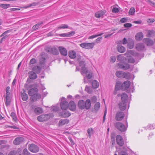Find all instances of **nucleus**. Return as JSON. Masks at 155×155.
<instances>
[{"mask_svg":"<svg viewBox=\"0 0 155 155\" xmlns=\"http://www.w3.org/2000/svg\"><path fill=\"white\" fill-rule=\"evenodd\" d=\"M119 11V9L117 8H114L112 9V12L114 13H117Z\"/></svg>","mask_w":155,"mask_h":155,"instance_id":"nucleus-53","label":"nucleus"},{"mask_svg":"<svg viewBox=\"0 0 155 155\" xmlns=\"http://www.w3.org/2000/svg\"><path fill=\"white\" fill-rule=\"evenodd\" d=\"M143 37V34L142 33L139 32L137 33L135 36V38L137 40L140 41L141 40Z\"/></svg>","mask_w":155,"mask_h":155,"instance_id":"nucleus-24","label":"nucleus"},{"mask_svg":"<svg viewBox=\"0 0 155 155\" xmlns=\"http://www.w3.org/2000/svg\"><path fill=\"white\" fill-rule=\"evenodd\" d=\"M95 45V43L94 42L92 43H83L80 45V46L81 47L87 49H92L94 47Z\"/></svg>","mask_w":155,"mask_h":155,"instance_id":"nucleus-5","label":"nucleus"},{"mask_svg":"<svg viewBox=\"0 0 155 155\" xmlns=\"http://www.w3.org/2000/svg\"><path fill=\"white\" fill-rule=\"evenodd\" d=\"M114 126L117 129L121 132L125 131L127 127V125L125 126L123 124L118 122L115 123Z\"/></svg>","mask_w":155,"mask_h":155,"instance_id":"nucleus-4","label":"nucleus"},{"mask_svg":"<svg viewBox=\"0 0 155 155\" xmlns=\"http://www.w3.org/2000/svg\"><path fill=\"white\" fill-rule=\"evenodd\" d=\"M100 107V104L99 102H97L95 104L94 109L92 111L94 113H96L99 109Z\"/></svg>","mask_w":155,"mask_h":155,"instance_id":"nucleus-30","label":"nucleus"},{"mask_svg":"<svg viewBox=\"0 0 155 155\" xmlns=\"http://www.w3.org/2000/svg\"><path fill=\"white\" fill-rule=\"evenodd\" d=\"M28 149L31 152L36 153L39 151V148L36 145L31 144L28 145Z\"/></svg>","mask_w":155,"mask_h":155,"instance_id":"nucleus-6","label":"nucleus"},{"mask_svg":"<svg viewBox=\"0 0 155 155\" xmlns=\"http://www.w3.org/2000/svg\"><path fill=\"white\" fill-rule=\"evenodd\" d=\"M46 51L54 55H57L59 54L58 49L54 47L48 48L46 49Z\"/></svg>","mask_w":155,"mask_h":155,"instance_id":"nucleus-11","label":"nucleus"},{"mask_svg":"<svg viewBox=\"0 0 155 155\" xmlns=\"http://www.w3.org/2000/svg\"><path fill=\"white\" fill-rule=\"evenodd\" d=\"M119 155H128L126 152V148L124 147H121L119 149H117Z\"/></svg>","mask_w":155,"mask_h":155,"instance_id":"nucleus-15","label":"nucleus"},{"mask_svg":"<svg viewBox=\"0 0 155 155\" xmlns=\"http://www.w3.org/2000/svg\"><path fill=\"white\" fill-rule=\"evenodd\" d=\"M117 59L118 61H120V63H123L126 61L127 58L122 55L120 54L117 56Z\"/></svg>","mask_w":155,"mask_h":155,"instance_id":"nucleus-21","label":"nucleus"},{"mask_svg":"<svg viewBox=\"0 0 155 155\" xmlns=\"http://www.w3.org/2000/svg\"><path fill=\"white\" fill-rule=\"evenodd\" d=\"M116 140L117 144L120 146H122L124 144V142L123 138L120 135H117L116 137Z\"/></svg>","mask_w":155,"mask_h":155,"instance_id":"nucleus-13","label":"nucleus"},{"mask_svg":"<svg viewBox=\"0 0 155 155\" xmlns=\"http://www.w3.org/2000/svg\"><path fill=\"white\" fill-rule=\"evenodd\" d=\"M80 66L82 68H85L84 66L85 65L84 61H81L79 63Z\"/></svg>","mask_w":155,"mask_h":155,"instance_id":"nucleus-51","label":"nucleus"},{"mask_svg":"<svg viewBox=\"0 0 155 155\" xmlns=\"http://www.w3.org/2000/svg\"><path fill=\"white\" fill-rule=\"evenodd\" d=\"M116 60V58L115 56H112L110 57V62L111 63H113Z\"/></svg>","mask_w":155,"mask_h":155,"instance_id":"nucleus-52","label":"nucleus"},{"mask_svg":"<svg viewBox=\"0 0 155 155\" xmlns=\"http://www.w3.org/2000/svg\"><path fill=\"white\" fill-rule=\"evenodd\" d=\"M68 55L71 58H74L76 57V53L74 51H70L68 52Z\"/></svg>","mask_w":155,"mask_h":155,"instance_id":"nucleus-27","label":"nucleus"},{"mask_svg":"<svg viewBox=\"0 0 155 155\" xmlns=\"http://www.w3.org/2000/svg\"><path fill=\"white\" fill-rule=\"evenodd\" d=\"M11 116L13 120L14 121H16L17 118L15 113L13 112L11 113Z\"/></svg>","mask_w":155,"mask_h":155,"instance_id":"nucleus-42","label":"nucleus"},{"mask_svg":"<svg viewBox=\"0 0 155 155\" xmlns=\"http://www.w3.org/2000/svg\"><path fill=\"white\" fill-rule=\"evenodd\" d=\"M121 101L127 102L128 99V97L127 95L125 93H123L121 95Z\"/></svg>","mask_w":155,"mask_h":155,"instance_id":"nucleus-26","label":"nucleus"},{"mask_svg":"<svg viewBox=\"0 0 155 155\" xmlns=\"http://www.w3.org/2000/svg\"><path fill=\"white\" fill-rule=\"evenodd\" d=\"M106 11L105 10H102L96 12L95 13V16L97 18H102L105 15Z\"/></svg>","mask_w":155,"mask_h":155,"instance_id":"nucleus-14","label":"nucleus"},{"mask_svg":"<svg viewBox=\"0 0 155 155\" xmlns=\"http://www.w3.org/2000/svg\"><path fill=\"white\" fill-rule=\"evenodd\" d=\"M68 106H69V109L71 110L74 111L76 109V105L74 102L73 101H71L69 102Z\"/></svg>","mask_w":155,"mask_h":155,"instance_id":"nucleus-22","label":"nucleus"},{"mask_svg":"<svg viewBox=\"0 0 155 155\" xmlns=\"http://www.w3.org/2000/svg\"><path fill=\"white\" fill-rule=\"evenodd\" d=\"M65 99V98L64 97H62L61 99L62 102L60 104V106L63 110H66L68 107V103L66 101Z\"/></svg>","mask_w":155,"mask_h":155,"instance_id":"nucleus-7","label":"nucleus"},{"mask_svg":"<svg viewBox=\"0 0 155 155\" xmlns=\"http://www.w3.org/2000/svg\"><path fill=\"white\" fill-rule=\"evenodd\" d=\"M103 34V33H101L99 34L96 35H91L88 37L89 39H92L94 38H95L98 36H100L102 35Z\"/></svg>","mask_w":155,"mask_h":155,"instance_id":"nucleus-41","label":"nucleus"},{"mask_svg":"<svg viewBox=\"0 0 155 155\" xmlns=\"http://www.w3.org/2000/svg\"><path fill=\"white\" fill-rule=\"evenodd\" d=\"M68 138L70 142L71 145L72 146L73 145L74 143L72 138L71 137H69Z\"/></svg>","mask_w":155,"mask_h":155,"instance_id":"nucleus-58","label":"nucleus"},{"mask_svg":"<svg viewBox=\"0 0 155 155\" xmlns=\"http://www.w3.org/2000/svg\"><path fill=\"white\" fill-rule=\"evenodd\" d=\"M69 122V120L67 119H61L59 121V124L60 125H63L65 124H67Z\"/></svg>","mask_w":155,"mask_h":155,"instance_id":"nucleus-29","label":"nucleus"},{"mask_svg":"<svg viewBox=\"0 0 155 155\" xmlns=\"http://www.w3.org/2000/svg\"><path fill=\"white\" fill-rule=\"evenodd\" d=\"M81 74L84 77V80L85 82V80L86 76L88 79H90L92 78V73L86 68H83L81 71Z\"/></svg>","mask_w":155,"mask_h":155,"instance_id":"nucleus-2","label":"nucleus"},{"mask_svg":"<svg viewBox=\"0 0 155 155\" xmlns=\"http://www.w3.org/2000/svg\"><path fill=\"white\" fill-rule=\"evenodd\" d=\"M68 28V26L65 24H62L58 27V29H65Z\"/></svg>","mask_w":155,"mask_h":155,"instance_id":"nucleus-46","label":"nucleus"},{"mask_svg":"<svg viewBox=\"0 0 155 155\" xmlns=\"http://www.w3.org/2000/svg\"><path fill=\"white\" fill-rule=\"evenodd\" d=\"M40 25L39 24H36L33 26V28L34 30L37 29Z\"/></svg>","mask_w":155,"mask_h":155,"instance_id":"nucleus-61","label":"nucleus"},{"mask_svg":"<svg viewBox=\"0 0 155 155\" xmlns=\"http://www.w3.org/2000/svg\"><path fill=\"white\" fill-rule=\"evenodd\" d=\"M136 48L138 51H141L143 49L144 46L143 44L139 43L136 45Z\"/></svg>","mask_w":155,"mask_h":155,"instance_id":"nucleus-28","label":"nucleus"},{"mask_svg":"<svg viewBox=\"0 0 155 155\" xmlns=\"http://www.w3.org/2000/svg\"><path fill=\"white\" fill-rule=\"evenodd\" d=\"M23 155H30V153L26 149H25L23 151Z\"/></svg>","mask_w":155,"mask_h":155,"instance_id":"nucleus-49","label":"nucleus"},{"mask_svg":"<svg viewBox=\"0 0 155 155\" xmlns=\"http://www.w3.org/2000/svg\"><path fill=\"white\" fill-rule=\"evenodd\" d=\"M147 33V36L148 37H150L152 35H153L154 34L153 30H149L148 31Z\"/></svg>","mask_w":155,"mask_h":155,"instance_id":"nucleus-44","label":"nucleus"},{"mask_svg":"<svg viewBox=\"0 0 155 155\" xmlns=\"http://www.w3.org/2000/svg\"><path fill=\"white\" fill-rule=\"evenodd\" d=\"M117 65L119 68L124 70L128 69L130 68V65L126 63H119Z\"/></svg>","mask_w":155,"mask_h":155,"instance_id":"nucleus-8","label":"nucleus"},{"mask_svg":"<svg viewBox=\"0 0 155 155\" xmlns=\"http://www.w3.org/2000/svg\"><path fill=\"white\" fill-rule=\"evenodd\" d=\"M117 48L118 51L120 53H124L125 51V48L122 46L118 45Z\"/></svg>","mask_w":155,"mask_h":155,"instance_id":"nucleus-33","label":"nucleus"},{"mask_svg":"<svg viewBox=\"0 0 155 155\" xmlns=\"http://www.w3.org/2000/svg\"><path fill=\"white\" fill-rule=\"evenodd\" d=\"M24 139L23 137H17L14 140L13 143L15 145H19L23 141Z\"/></svg>","mask_w":155,"mask_h":155,"instance_id":"nucleus-17","label":"nucleus"},{"mask_svg":"<svg viewBox=\"0 0 155 155\" xmlns=\"http://www.w3.org/2000/svg\"><path fill=\"white\" fill-rule=\"evenodd\" d=\"M143 41L145 44L148 46H151L153 44V41L149 38H144L143 40Z\"/></svg>","mask_w":155,"mask_h":155,"instance_id":"nucleus-20","label":"nucleus"},{"mask_svg":"<svg viewBox=\"0 0 155 155\" xmlns=\"http://www.w3.org/2000/svg\"><path fill=\"white\" fill-rule=\"evenodd\" d=\"M133 53L132 51L130 50L127 51L125 54L124 55L127 56V57H130V54H132Z\"/></svg>","mask_w":155,"mask_h":155,"instance_id":"nucleus-48","label":"nucleus"},{"mask_svg":"<svg viewBox=\"0 0 155 155\" xmlns=\"http://www.w3.org/2000/svg\"><path fill=\"white\" fill-rule=\"evenodd\" d=\"M59 50L61 55L65 56L67 55V51L65 48L62 47H59Z\"/></svg>","mask_w":155,"mask_h":155,"instance_id":"nucleus-19","label":"nucleus"},{"mask_svg":"<svg viewBox=\"0 0 155 155\" xmlns=\"http://www.w3.org/2000/svg\"><path fill=\"white\" fill-rule=\"evenodd\" d=\"M0 7L4 9H6L10 7V5L1 4H0Z\"/></svg>","mask_w":155,"mask_h":155,"instance_id":"nucleus-39","label":"nucleus"},{"mask_svg":"<svg viewBox=\"0 0 155 155\" xmlns=\"http://www.w3.org/2000/svg\"><path fill=\"white\" fill-rule=\"evenodd\" d=\"M91 106V101L89 99L86 100L85 101L83 100H80L78 102V107L81 110L84 109L88 110L90 108Z\"/></svg>","mask_w":155,"mask_h":155,"instance_id":"nucleus-1","label":"nucleus"},{"mask_svg":"<svg viewBox=\"0 0 155 155\" xmlns=\"http://www.w3.org/2000/svg\"><path fill=\"white\" fill-rule=\"evenodd\" d=\"M34 112L35 114H39L43 112V109L40 107H37L35 108Z\"/></svg>","mask_w":155,"mask_h":155,"instance_id":"nucleus-25","label":"nucleus"},{"mask_svg":"<svg viewBox=\"0 0 155 155\" xmlns=\"http://www.w3.org/2000/svg\"><path fill=\"white\" fill-rule=\"evenodd\" d=\"M91 101L92 102L95 103L97 100V98L95 96H94L91 98Z\"/></svg>","mask_w":155,"mask_h":155,"instance_id":"nucleus-56","label":"nucleus"},{"mask_svg":"<svg viewBox=\"0 0 155 155\" xmlns=\"http://www.w3.org/2000/svg\"><path fill=\"white\" fill-rule=\"evenodd\" d=\"M29 77L31 79H35L36 78L37 75L33 71H30L29 72Z\"/></svg>","mask_w":155,"mask_h":155,"instance_id":"nucleus-31","label":"nucleus"},{"mask_svg":"<svg viewBox=\"0 0 155 155\" xmlns=\"http://www.w3.org/2000/svg\"><path fill=\"white\" fill-rule=\"evenodd\" d=\"M121 43L124 45L125 44L127 43V41L125 38H124L122 41Z\"/></svg>","mask_w":155,"mask_h":155,"instance_id":"nucleus-60","label":"nucleus"},{"mask_svg":"<svg viewBox=\"0 0 155 155\" xmlns=\"http://www.w3.org/2000/svg\"><path fill=\"white\" fill-rule=\"evenodd\" d=\"M10 31L9 30H7L5 31L4 33H3L1 36V37H2V36H3L5 35L6 34L9 32Z\"/></svg>","mask_w":155,"mask_h":155,"instance_id":"nucleus-63","label":"nucleus"},{"mask_svg":"<svg viewBox=\"0 0 155 155\" xmlns=\"http://www.w3.org/2000/svg\"><path fill=\"white\" fill-rule=\"evenodd\" d=\"M142 22V21L140 20H138L137 21H135L134 22V23L137 24H140Z\"/></svg>","mask_w":155,"mask_h":155,"instance_id":"nucleus-64","label":"nucleus"},{"mask_svg":"<svg viewBox=\"0 0 155 155\" xmlns=\"http://www.w3.org/2000/svg\"><path fill=\"white\" fill-rule=\"evenodd\" d=\"M41 98V95L39 94L36 93V94L32 97H31L30 98V100L32 101H37Z\"/></svg>","mask_w":155,"mask_h":155,"instance_id":"nucleus-18","label":"nucleus"},{"mask_svg":"<svg viewBox=\"0 0 155 155\" xmlns=\"http://www.w3.org/2000/svg\"><path fill=\"white\" fill-rule=\"evenodd\" d=\"M102 39V37H99L96 39V42L97 43H98L100 41H101Z\"/></svg>","mask_w":155,"mask_h":155,"instance_id":"nucleus-62","label":"nucleus"},{"mask_svg":"<svg viewBox=\"0 0 155 155\" xmlns=\"http://www.w3.org/2000/svg\"><path fill=\"white\" fill-rule=\"evenodd\" d=\"M11 99L10 96H6L5 104L6 106L9 105L10 103Z\"/></svg>","mask_w":155,"mask_h":155,"instance_id":"nucleus-37","label":"nucleus"},{"mask_svg":"<svg viewBox=\"0 0 155 155\" xmlns=\"http://www.w3.org/2000/svg\"><path fill=\"white\" fill-rule=\"evenodd\" d=\"M71 115V114L70 113L65 112L62 115V116L63 117H66L70 116Z\"/></svg>","mask_w":155,"mask_h":155,"instance_id":"nucleus-45","label":"nucleus"},{"mask_svg":"<svg viewBox=\"0 0 155 155\" xmlns=\"http://www.w3.org/2000/svg\"><path fill=\"white\" fill-rule=\"evenodd\" d=\"M36 63V60L35 58H32L30 61V63L31 64H34Z\"/></svg>","mask_w":155,"mask_h":155,"instance_id":"nucleus-57","label":"nucleus"},{"mask_svg":"<svg viewBox=\"0 0 155 155\" xmlns=\"http://www.w3.org/2000/svg\"><path fill=\"white\" fill-rule=\"evenodd\" d=\"M38 89L36 87H35L29 89L28 93L29 96L32 97L38 93Z\"/></svg>","mask_w":155,"mask_h":155,"instance_id":"nucleus-12","label":"nucleus"},{"mask_svg":"<svg viewBox=\"0 0 155 155\" xmlns=\"http://www.w3.org/2000/svg\"><path fill=\"white\" fill-rule=\"evenodd\" d=\"M124 26L125 28H130L132 26V25L129 23H127L124 24Z\"/></svg>","mask_w":155,"mask_h":155,"instance_id":"nucleus-54","label":"nucleus"},{"mask_svg":"<svg viewBox=\"0 0 155 155\" xmlns=\"http://www.w3.org/2000/svg\"><path fill=\"white\" fill-rule=\"evenodd\" d=\"M124 117V113L122 111H118L117 113L115 119L116 120L120 121L122 120Z\"/></svg>","mask_w":155,"mask_h":155,"instance_id":"nucleus-10","label":"nucleus"},{"mask_svg":"<svg viewBox=\"0 0 155 155\" xmlns=\"http://www.w3.org/2000/svg\"><path fill=\"white\" fill-rule=\"evenodd\" d=\"M85 91L88 93H91L93 91L92 89L88 86H86Z\"/></svg>","mask_w":155,"mask_h":155,"instance_id":"nucleus-40","label":"nucleus"},{"mask_svg":"<svg viewBox=\"0 0 155 155\" xmlns=\"http://www.w3.org/2000/svg\"><path fill=\"white\" fill-rule=\"evenodd\" d=\"M135 12V10L134 8H131L129 12V13L130 15H133L134 14Z\"/></svg>","mask_w":155,"mask_h":155,"instance_id":"nucleus-43","label":"nucleus"},{"mask_svg":"<svg viewBox=\"0 0 155 155\" xmlns=\"http://www.w3.org/2000/svg\"><path fill=\"white\" fill-rule=\"evenodd\" d=\"M121 83L120 82H117L116 83L115 86V90L118 91L120 90V87L121 86Z\"/></svg>","mask_w":155,"mask_h":155,"instance_id":"nucleus-38","label":"nucleus"},{"mask_svg":"<svg viewBox=\"0 0 155 155\" xmlns=\"http://www.w3.org/2000/svg\"><path fill=\"white\" fill-rule=\"evenodd\" d=\"M33 70L37 73L38 74L41 72V68L38 66H35L33 68Z\"/></svg>","mask_w":155,"mask_h":155,"instance_id":"nucleus-36","label":"nucleus"},{"mask_svg":"<svg viewBox=\"0 0 155 155\" xmlns=\"http://www.w3.org/2000/svg\"><path fill=\"white\" fill-rule=\"evenodd\" d=\"M92 85L93 88H96L99 87V83L97 81L94 80L92 82Z\"/></svg>","mask_w":155,"mask_h":155,"instance_id":"nucleus-32","label":"nucleus"},{"mask_svg":"<svg viewBox=\"0 0 155 155\" xmlns=\"http://www.w3.org/2000/svg\"><path fill=\"white\" fill-rule=\"evenodd\" d=\"M21 96L22 100L24 101H27L28 98V95L25 92L21 93Z\"/></svg>","mask_w":155,"mask_h":155,"instance_id":"nucleus-34","label":"nucleus"},{"mask_svg":"<svg viewBox=\"0 0 155 155\" xmlns=\"http://www.w3.org/2000/svg\"><path fill=\"white\" fill-rule=\"evenodd\" d=\"M116 76L119 78L126 79H129L130 78V74L129 73H126L124 72L118 71L116 72Z\"/></svg>","mask_w":155,"mask_h":155,"instance_id":"nucleus-3","label":"nucleus"},{"mask_svg":"<svg viewBox=\"0 0 155 155\" xmlns=\"http://www.w3.org/2000/svg\"><path fill=\"white\" fill-rule=\"evenodd\" d=\"M128 62L130 63H134L135 62V60L133 58H130L128 59Z\"/></svg>","mask_w":155,"mask_h":155,"instance_id":"nucleus-50","label":"nucleus"},{"mask_svg":"<svg viewBox=\"0 0 155 155\" xmlns=\"http://www.w3.org/2000/svg\"><path fill=\"white\" fill-rule=\"evenodd\" d=\"M50 118V116L48 114H43L38 116L37 120L40 122H43L48 120Z\"/></svg>","mask_w":155,"mask_h":155,"instance_id":"nucleus-9","label":"nucleus"},{"mask_svg":"<svg viewBox=\"0 0 155 155\" xmlns=\"http://www.w3.org/2000/svg\"><path fill=\"white\" fill-rule=\"evenodd\" d=\"M127 102L121 101L119 104V108L121 110H124L126 108Z\"/></svg>","mask_w":155,"mask_h":155,"instance_id":"nucleus-23","label":"nucleus"},{"mask_svg":"<svg viewBox=\"0 0 155 155\" xmlns=\"http://www.w3.org/2000/svg\"><path fill=\"white\" fill-rule=\"evenodd\" d=\"M16 152L15 151L13 150L11 151L8 154V155H16Z\"/></svg>","mask_w":155,"mask_h":155,"instance_id":"nucleus-59","label":"nucleus"},{"mask_svg":"<svg viewBox=\"0 0 155 155\" xmlns=\"http://www.w3.org/2000/svg\"><path fill=\"white\" fill-rule=\"evenodd\" d=\"M130 84V82L128 81H125L121 85V88L124 90L127 89L129 87Z\"/></svg>","mask_w":155,"mask_h":155,"instance_id":"nucleus-16","label":"nucleus"},{"mask_svg":"<svg viewBox=\"0 0 155 155\" xmlns=\"http://www.w3.org/2000/svg\"><path fill=\"white\" fill-rule=\"evenodd\" d=\"M6 96H9L10 94V88L9 87H6Z\"/></svg>","mask_w":155,"mask_h":155,"instance_id":"nucleus-47","label":"nucleus"},{"mask_svg":"<svg viewBox=\"0 0 155 155\" xmlns=\"http://www.w3.org/2000/svg\"><path fill=\"white\" fill-rule=\"evenodd\" d=\"M87 133L88 134V137L91 138V136L94 133V131L93 129L92 128H90L88 129L87 130Z\"/></svg>","mask_w":155,"mask_h":155,"instance_id":"nucleus-35","label":"nucleus"},{"mask_svg":"<svg viewBox=\"0 0 155 155\" xmlns=\"http://www.w3.org/2000/svg\"><path fill=\"white\" fill-rule=\"evenodd\" d=\"M36 5V3L35 2H34L32 3L29 4L26 7V8H28L32 6H35Z\"/></svg>","mask_w":155,"mask_h":155,"instance_id":"nucleus-55","label":"nucleus"}]
</instances>
